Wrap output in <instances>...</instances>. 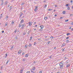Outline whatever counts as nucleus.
I'll use <instances>...</instances> for the list:
<instances>
[{"label": "nucleus", "mask_w": 73, "mask_h": 73, "mask_svg": "<svg viewBox=\"0 0 73 73\" xmlns=\"http://www.w3.org/2000/svg\"><path fill=\"white\" fill-rule=\"evenodd\" d=\"M63 64H64V62H62L60 63L59 65L60 66H62Z\"/></svg>", "instance_id": "f257e3e1"}, {"label": "nucleus", "mask_w": 73, "mask_h": 73, "mask_svg": "<svg viewBox=\"0 0 73 73\" xmlns=\"http://www.w3.org/2000/svg\"><path fill=\"white\" fill-rule=\"evenodd\" d=\"M24 25H25V24H23L22 25L21 27V29H23V28L24 27Z\"/></svg>", "instance_id": "f03ea898"}, {"label": "nucleus", "mask_w": 73, "mask_h": 73, "mask_svg": "<svg viewBox=\"0 0 73 73\" xmlns=\"http://www.w3.org/2000/svg\"><path fill=\"white\" fill-rule=\"evenodd\" d=\"M36 69V67H33L32 68V70H33V71L34 72H35V69Z\"/></svg>", "instance_id": "7ed1b4c3"}, {"label": "nucleus", "mask_w": 73, "mask_h": 73, "mask_svg": "<svg viewBox=\"0 0 73 73\" xmlns=\"http://www.w3.org/2000/svg\"><path fill=\"white\" fill-rule=\"evenodd\" d=\"M32 46V44L31 43H30L29 45V48H31V47Z\"/></svg>", "instance_id": "20e7f679"}, {"label": "nucleus", "mask_w": 73, "mask_h": 73, "mask_svg": "<svg viewBox=\"0 0 73 73\" xmlns=\"http://www.w3.org/2000/svg\"><path fill=\"white\" fill-rule=\"evenodd\" d=\"M40 28H41L43 29L44 28V26L43 25H41L40 26Z\"/></svg>", "instance_id": "39448f33"}, {"label": "nucleus", "mask_w": 73, "mask_h": 73, "mask_svg": "<svg viewBox=\"0 0 73 73\" xmlns=\"http://www.w3.org/2000/svg\"><path fill=\"white\" fill-rule=\"evenodd\" d=\"M24 23V20L22 19L21 21V23Z\"/></svg>", "instance_id": "423d86ee"}, {"label": "nucleus", "mask_w": 73, "mask_h": 73, "mask_svg": "<svg viewBox=\"0 0 73 73\" xmlns=\"http://www.w3.org/2000/svg\"><path fill=\"white\" fill-rule=\"evenodd\" d=\"M12 7L11 6H10V9H9V11H11V9H12Z\"/></svg>", "instance_id": "0eeeda50"}, {"label": "nucleus", "mask_w": 73, "mask_h": 73, "mask_svg": "<svg viewBox=\"0 0 73 73\" xmlns=\"http://www.w3.org/2000/svg\"><path fill=\"white\" fill-rule=\"evenodd\" d=\"M7 3H8V1H6L5 3V4L6 5H7Z\"/></svg>", "instance_id": "6e6552de"}, {"label": "nucleus", "mask_w": 73, "mask_h": 73, "mask_svg": "<svg viewBox=\"0 0 73 73\" xmlns=\"http://www.w3.org/2000/svg\"><path fill=\"white\" fill-rule=\"evenodd\" d=\"M70 64H68L66 66V67L67 68H68V67H69V66H70Z\"/></svg>", "instance_id": "1a4fd4ad"}, {"label": "nucleus", "mask_w": 73, "mask_h": 73, "mask_svg": "<svg viewBox=\"0 0 73 73\" xmlns=\"http://www.w3.org/2000/svg\"><path fill=\"white\" fill-rule=\"evenodd\" d=\"M44 20H47V19H48V17H44Z\"/></svg>", "instance_id": "9d476101"}, {"label": "nucleus", "mask_w": 73, "mask_h": 73, "mask_svg": "<svg viewBox=\"0 0 73 73\" xmlns=\"http://www.w3.org/2000/svg\"><path fill=\"white\" fill-rule=\"evenodd\" d=\"M22 51L21 50H20L18 52V53H19V54H20Z\"/></svg>", "instance_id": "9b49d317"}, {"label": "nucleus", "mask_w": 73, "mask_h": 73, "mask_svg": "<svg viewBox=\"0 0 73 73\" xmlns=\"http://www.w3.org/2000/svg\"><path fill=\"white\" fill-rule=\"evenodd\" d=\"M28 46V45L27 44H26L25 46V48H27V47Z\"/></svg>", "instance_id": "f8f14e48"}, {"label": "nucleus", "mask_w": 73, "mask_h": 73, "mask_svg": "<svg viewBox=\"0 0 73 73\" xmlns=\"http://www.w3.org/2000/svg\"><path fill=\"white\" fill-rule=\"evenodd\" d=\"M23 70H20V73H23Z\"/></svg>", "instance_id": "ddd939ff"}, {"label": "nucleus", "mask_w": 73, "mask_h": 73, "mask_svg": "<svg viewBox=\"0 0 73 73\" xmlns=\"http://www.w3.org/2000/svg\"><path fill=\"white\" fill-rule=\"evenodd\" d=\"M8 16H6V20H8Z\"/></svg>", "instance_id": "4468645a"}, {"label": "nucleus", "mask_w": 73, "mask_h": 73, "mask_svg": "<svg viewBox=\"0 0 73 73\" xmlns=\"http://www.w3.org/2000/svg\"><path fill=\"white\" fill-rule=\"evenodd\" d=\"M23 15V13H21L20 14V17H21V16Z\"/></svg>", "instance_id": "2eb2a0df"}, {"label": "nucleus", "mask_w": 73, "mask_h": 73, "mask_svg": "<svg viewBox=\"0 0 73 73\" xmlns=\"http://www.w3.org/2000/svg\"><path fill=\"white\" fill-rule=\"evenodd\" d=\"M32 25V23H31V22H30L29 23V25H30V26H31Z\"/></svg>", "instance_id": "dca6fc26"}, {"label": "nucleus", "mask_w": 73, "mask_h": 73, "mask_svg": "<svg viewBox=\"0 0 73 73\" xmlns=\"http://www.w3.org/2000/svg\"><path fill=\"white\" fill-rule=\"evenodd\" d=\"M9 60H8L7 61L6 63V65H7V64H8V62H9Z\"/></svg>", "instance_id": "f3484780"}, {"label": "nucleus", "mask_w": 73, "mask_h": 73, "mask_svg": "<svg viewBox=\"0 0 73 73\" xmlns=\"http://www.w3.org/2000/svg\"><path fill=\"white\" fill-rule=\"evenodd\" d=\"M63 66H61L60 67V69H62L63 68Z\"/></svg>", "instance_id": "a211bd4d"}, {"label": "nucleus", "mask_w": 73, "mask_h": 73, "mask_svg": "<svg viewBox=\"0 0 73 73\" xmlns=\"http://www.w3.org/2000/svg\"><path fill=\"white\" fill-rule=\"evenodd\" d=\"M8 22H6L5 24V26H7V25H8Z\"/></svg>", "instance_id": "6ab92c4d"}, {"label": "nucleus", "mask_w": 73, "mask_h": 73, "mask_svg": "<svg viewBox=\"0 0 73 73\" xmlns=\"http://www.w3.org/2000/svg\"><path fill=\"white\" fill-rule=\"evenodd\" d=\"M28 55L27 54L26 55L25 57H28Z\"/></svg>", "instance_id": "aec40b11"}, {"label": "nucleus", "mask_w": 73, "mask_h": 73, "mask_svg": "<svg viewBox=\"0 0 73 73\" xmlns=\"http://www.w3.org/2000/svg\"><path fill=\"white\" fill-rule=\"evenodd\" d=\"M42 31V29L41 28L40 29L39 31Z\"/></svg>", "instance_id": "412c9836"}, {"label": "nucleus", "mask_w": 73, "mask_h": 73, "mask_svg": "<svg viewBox=\"0 0 73 73\" xmlns=\"http://www.w3.org/2000/svg\"><path fill=\"white\" fill-rule=\"evenodd\" d=\"M13 46H12L10 49L11 50H12V49H13Z\"/></svg>", "instance_id": "4be33fe9"}, {"label": "nucleus", "mask_w": 73, "mask_h": 73, "mask_svg": "<svg viewBox=\"0 0 73 73\" xmlns=\"http://www.w3.org/2000/svg\"><path fill=\"white\" fill-rule=\"evenodd\" d=\"M62 13H63V14H65V11H63L62 12Z\"/></svg>", "instance_id": "5701e85b"}, {"label": "nucleus", "mask_w": 73, "mask_h": 73, "mask_svg": "<svg viewBox=\"0 0 73 73\" xmlns=\"http://www.w3.org/2000/svg\"><path fill=\"white\" fill-rule=\"evenodd\" d=\"M25 4V3H22L21 4V5H24Z\"/></svg>", "instance_id": "b1692460"}, {"label": "nucleus", "mask_w": 73, "mask_h": 73, "mask_svg": "<svg viewBox=\"0 0 73 73\" xmlns=\"http://www.w3.org/2000/svg\"><path fill=\"white\" fill-rule=\"evenodd\" d=\"M53 10V9H48V11H50H50H52Z\"/></svg>", "instance_id": "393cba45"}, {"label": "nucleus", "mask_w": 73, "mask_h": 73, "mask_svg": "<svg viewBox=\"0 0 73 73\" xmlns=\"http://www.w3.org/2000/svg\"><path fill=\"white\" fill-rule=\"evenodd\" d=\"M70 33H68L66 35L67 36H68V35H70Z\"/></svg>", "instance_id": "a878e982"}, {"label": "nucleus", "mask_w": 73, "mask_h": 73, "mask_svg": "<svg viewBox=\"0 0 73 73\" xmlns=\"http://www.w3.org/2000/svg\"><path fill=\"white\" fill-rule=\"evenodd\" d=\"M46 7H47V5H45V6H44V8H46Z\"/></svg>", "instance_id": "bb28decb"}, {"label": "nucleus", "mask_w": 73, "mask_h": 73, "mask_svg": "<svg viewBox=\"0 0 73 73\" xmlns=\"http://www.w3.org/2000/svg\"><path fill=\"white\" fill-rule=\"evenodd\" d=\"M32 39V36H31L30 39V40H31Z\"/></svg>", "instance_id": "cd10ccee"}, {"label": "nucleus", "mask_w": 73, "mask_h": 73, "mask_svg": "<svg viewBox=\"0 0 73 73\" xmlns=\"http://www.w3.org/2000/svg\"><path fill=\"white\" fill-rule=\"evenodd\" d=\"M3 4H4V2H3V1H2V3L1 4V6L3 5Z\"/></svg>", "instance_id": "c85d7f7f"}, {"label": "nucleus", "mask_w": 73, "mask_h": 73, "mask_svg": "<svg viewBox=\"0 0 73 73\" xmlns=\"http://www.w3.org/2000/svg\"><path fill=\"white\" fill-rule=\"evenodd\" d=\"M22 25H21V24H20L19 25V28H20V27H21V26H22Z\"/></svg>", "instance_id": "c756f323"}, {"label": "nucleus", "mask_w": 73, "mask_h": 73, "mask_svg": "<svg viewBox=\"0 0 73 73\" xmlns=\"http://www.w3.org/2000/svg\"><path fill=\"white\" fill-rule=\"evenodd\" d=\"M14 21H12V23H11V24H12V25H13V24H14Z\"/></svg>", "instance_id": "7c9ffc66"}, {"label": "nucleus", "mask_w": 73, "mask_h": 73, "mask_svg": "<svg viewBox=\"0 0 73 73\" xmlns=\"http://www.w3.org/2000/svg\"><path fill=\"white\" fill-rule=\"evenodd\" d=\"M66 43H67L68 42H69V40H67L66 41Z\"/></svg>", "instance_id": "2f4dec72"}, {"label": "nucleus", "mask_w": 73, "mask_h": 73, "mask_svg": "<svg viewBox=\"0 0 73 73\" xmlns=\"http://www.w3.org/2000/svg\"><path fill=\"white\" fill-rule=\"evenodd\" d=\"M37 11V8H36L35 10V11Z\"/></svg>", "instance_id": "473e14b6"}, {"label": "nucleus", "mask_w": 73, "mask_h": 73, "mask_svg": "<svg viewBox=\"0 0 73 73\" xmlns=\"http://www.w3.org/2000/svg\"><path fill=\"white\" fill-rule=\"evenodd\" d=\"M5 57H7V54H6L5 55Z\"/></svg>", "instance_id": "72a5a7b5"}, {"label": "nucleus", "mask_w": 73, "mask_h": 73, "mask_svg": "<svg viewBox=\"0 0 73 73\" xmlns=\"http://www.w3.org/2000/svg\"><path fill=\"white\" fill-rule=\"evenodd\" d=\"M65 46V44H63L62 46V47L63 46Z\"/></svg>", "instance_id": "f704fd0d"}, {"label": "nucleus", "mask_w": 73, "mask_h": 73, "mask_svg": "<svg viewBox=\"0 0 73 73\" xmlns=\"http://www.w3.org/2000/svg\"><path fill=\"white\" fill-rule=\"evenodd\" d=\"M52 55H51L49 56V58H51V57H52Z\"/></svg>", "instance_id": "c9c22d12"}, {"label": "nucleus", "mask_w": 73, "mask_h": 73, "mask_svg": "<svg viewBox=\"0 0 73 73\" xmlns=\"http://www.w3.org/2000/svg\"><path fill=\"white\" fill-rule=\"evenodd\" d=\"M68 21H69V20H65V22H68Z\"/></svg>", "instance_id": "e433bc0d"}, {"label": "nucleus", "mask_w": 73, "mask_h": 73, "mask_svg": "<svg viewBox=\"0 0 73 73\" xmlns=\"http://www.w3.org/2000/svg\"><path fill=\"white\" fill-rule=\"evenodd\" d=\"M25 34H26V33H25V32L24 33L23 35H25Z\"/></svg>", "instance_id": "4c0bfd02"}, {"label": "nucleus", "mask_w": 73, "mask_h": 73, "mask_svg": "<svg viewBox=\"0 0 73 73\" xmlns=\"http://www.w3.org/2000/svg\"><path fill=\"white\" fill-rule=\"evenodd\" d=\"M68 10H69V9H70V7H68Z\"/></svg>", "instance_id": "58836bf2"}, {"label": "nucleus", "mask_w": 73, "mask_h": 73, "mask_svg": "<svg viewBox=\"0 0 73 73\" xmlns=\"http://www.w3.org/2000/svg\"><path fill=\"white\" fill-rule=\"evenodd\" d=\"M24 54H25V53L24 52H23L22 54V55L23 56V55H24Z\"/></svg>", "instance_id": "ea45409f"}, {"label": "nucleus", "mask_w": 73, "mask_h": 73, "mask_svg": "<svg viewBox=\"0 0 73 73\" xmlns=\"http://www.w3.org/2000/svg\"><path fill=\"white\" fill-rule=\"evenodd\" d=\"M34 45H36V42H34Z\"/></svg>", "instance_id": "a19ab883"}, {"label": "nucleus", "mask_w": 73, "mask_h": 73, "mask_svg": "<svg viewBox=\"0 0 73 73\" xmlns=\"http://www.w3.org/2000/svg\"><path fill=\"white\" fill-rule=\"evenodd\" d=\"M50 41H49V42H48L47 43V44H49V43H50Z\"/></svg>", "instance_id": "79ce46f5"}, {"label": "nucleus", "mask_w": 73, "mask_h": 73, "mask_svg": "<svg viewBox=\"0 0 73 73\" xmlns=\"http://www.w3.org/2000/svg\"><path fill=\"white\" fill-rule=\"evenodd\" d=\"M50 38H52V39H53V36H51Z\"/></svg>", "instance_id": "37998d69"}, {"label": "nucleus", "mask_w": 73, "mask_h": 73, "mask_svg": "<svg viewBox=\"0 0 73 73\" xmlns=\"http://www.w3.org/2000/svg\"><path fill=\"white\" fill-rule=\"evenodd\" d=\"M30 32H31V31H29L28 33V34H29V33H30Z\"/></svg>", "instance_id": "c03bdc74"}, {"label": "nucleus", "mask_w": 73, "mask_h": 73, "mask_svg": "<svg viewBox=\"0 0 73 73\" xmlns=\"http://www.w3.org/2000/svg\"><path fill=\"white\" fill-rule=\"evenodd\" d=\"M17 38H17V37L16 36V38H15V39L16 40V39H17Z\"/></svg>", "instance_id": "a18cd8bd"}, {"label": "nucleus", "mask_w": 73, "mask_h": 73, "mask_svg": "<svg viewBox=\"0 0 73 73\" xmlns=\"http://www.w3.org/2000/svg\"><path fill=\"white\" fill-rule=\"evenodd\" d=\"M66 64H68V62H66Z\"/></svg>", "instance_id": "49530a36"}, {"label": "nucleus", "mask_w": 73, "mask_h": 73, "mask_svg": "<svg viewBox=\"0 0 73 73\" xmlns=\"http://www.w3.org/2000/svg\"><path fill=\"white\" fill-rule=\"evenodd\" d=\"M38 8V6H36L35 7V8Z\"/></svg>", "instance_id": "de8ad7c7"}, {"label": "nucleus", "mask_w": 73, "mask_h": 73, "mask_svg": "<svg viewBox=\"0 0 73 73\" xmlns=\"http://www.w3.org/2000/svg\"><path fill=\"white\" fill-rule=\"evenodd\" d=\"M14 32H15V33H16L17 32V30H15Z\"/></svg>", "instance_id": "09e8293b"}, {"label": "nucleus", "mask_w": 73, "mask_h": 73, "mask_svg": "<svg viewBox=\"0 0 73 73\" xmlns=\"http://www.w3.org/2000/svg\"><path fill=\"white\" fill-rule=\"evenodd\" d=\"M27 73H30V72L29 71H27Z\"/></svg>", "instance_id": "8fccbe9b"}, {"label": "nucleus", "mask_w": 73, "mask_h": 73, "mask_svg": "<svg viewBox=\"0 0 73 73\" xmlns=\"http://www.w3.org/2000/svg\"><path fill=\"white\" fill-rule=\"evenodd\" d=\"M39 73H42V71H40L39 72Z\"/></svg>", "instance_id": "3c124183"}, {"label": "nucleus", "mask_w": 73, "mask_h": 73, "mask_svg": "<svg viewBox=\"0 0 73 73\" xmlns=\"http://www.w3.org/2000/svg\"><path fill=\"white\" fill-rule=\"evenodd\" d=\"M69 37H67L66 38V40H67V39H68V38H69Z\"/></svg>", "instance_id": "603ef678"}, {"label": "nucleus", "mask_w": 73, "mask_h": 73, "mask_svg": "<svg viewBox=\"0 0 73 73\" xmlns=\"http://www.w3.org/2000/svg\"><path fill=\"white\" fill-rule=\"evenodd\" d=\"M4 31H2V33H4Z\"/></svg>", "instance_id": "864d4df0"}, {"label": "nucleus", "mask_w": 73, "mask_h": 73, "mask_svg": "<svg viewBox=\"0 0 73 73\" xmlns=\"http://www.w3.org/2000/svg\"><path fill=\"white\" fill-rule=\"evenodd\" d=\"M66 6L67 7H68V4H66Z\"/></svg>", "instance_id": "5fc2aeb1"}, {"label": "nucleus", "mask_w": 73, "mask_h": 73, "mask_svg": "<svg viewBox=\"0 0 73 73\" xmlns=\"http://www.w3.org/2000/svg\"><path fill=\"white\" fill-rule=\"evenodd\" d=\"M36 23V22L34 23V25H35Z\"/></svg>", "instance_id": "6e6d98bb"}, {"label": "nucleus", "mask_w": 73, "mask_h": 73, "mask_svg": "<svg viewBox=\"0 0 73 73\" xmlns=\"http://www.w3.org/2000/svg\"><path fill=\"white\" fill-rule=\"evenodd\" d=\"M38 40L39 41H40V40H41V39H38Z\"/></svg>", "instance_id": "4d7b16f0"}, {"label": "nucleus", "mask_w": 73, "mask_h": 73, "mask_svg": "<svg viewBox=\"0 0 73 73\" xmlns=\"http://www.w3.org/2000/svg\"><path fill=\"white\" fill-rule=\"evenodd\" d=\"M65 49V48L62 49V51H64V50Z\"/></svg>", "instance_id": "13d9d810"}, {"label": "nucleus", "mask_w": 73, "mask_h": 73, "mask_svg": "<svg viewBox=\"0 0 73 73\" xmlns=\"http://www.w3.org/2000/svg\"><path fill=\"white\" fill-rule=\"evenodd\" d=\"M54 49H56V46L54 48Z\"/></svg>", "instance_id": "bf43d9fd"}, {"label": "nucleus", "mask_w": 73, "mask_h": 73, "mask_svg": "<svg viewBox=\"0 0 73 73\" xmlns=\"http://www.w3.org/2000/svg\"><path fill=\"white\" fill-rule=\"evenodd\" d=\"M47 37H47V36H46L45 37V38H47Z\"/></svg>", "instance_id": "052dcab7"}, {"label": "nucleus", "mask_w": 73, "mask_h": 73, "mask_svg": "<svg viewBox=\"0 0 73 73\" xmlns=\"http://www.w3.org/2000/svg\"><path fill=\"white\" fill-rule=\"evenodd\" d=\"M72 15H73L72 14H70V16H72Z\"/></svg>", "instance_id": "680f3d73"}, {"label": "nucleus", "mask_w": 73, "mask_h": 73, "mask_svg": "<svg viewBox=\"0 0 73 73\" xmlns=\"http://www.w3.org/2000/svg\"><path fill=\"white\" fill-rule=\"evenodd\" d=\"M71 24H72V25H73V22H72L71 23Z\"/></svg>", "instance_id": "e2e57ef3"}, {"label": "nucleus", "mask_w": 73, "mask_h": 73, "mask_svg": "<svg viewBox=\"0 0 73 73\" xmlns=\"http://www.w3.org/2000/svg\"><path fill=\"white\" fill-rule=\"evenodd\" d=\"M72 2H73V1H71V3H72Z\"/></svg>", "instance_id": "0e129e2a"}, {"label": "nucleus", "mask_w": 73, "mask_h": 73, "mask_svg": "<svg viewBox=\"0 0 73 73\" xmlns=\"http://www.w3.org/2000/svg\"><path fill=\"white\" fill-rule=\"evenodd\" d=\"M35 27H37V25H36Z\"/></svg>", "instance_id": "69168bd1"}, {"label": "nucleus", "mask_w": 73, "mask_h": 73, "mask_svg": "<svg viewBox=\"0 0 73 73\" xmlns=\"http://www.w3.org/2000/svg\"><path fill=\"white\" fill-rule=\"evenodd\" d=\"M34 31H36V29H34Z\"/></svg>", "instance_id": "338daca9"}, {"label": "nucleus", "mask_w": 73, "mask_h": 73, "mask_svg": "<svg viewBox=\"0 0 73 73\" xmlns=\"http://www.w3.org/2000/svg\"><path fill=\"white\" fill-rule=\"evenodd\" d=\"M35 72V71H33V73H35V72Z\"/></svg>", "instance_id": "774afa93"}]
</instances>
